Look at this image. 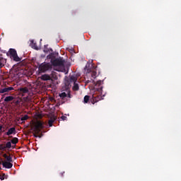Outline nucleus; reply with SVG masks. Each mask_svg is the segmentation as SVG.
Here are the masks:
<instances>
[{
  "instance_id": "obj_23",
  "label": "nucleus",
  "mask_w": 181,
  "mask_h": 181,
  "mask_svg": "<svg viewBox=\"0 0 181 181\" xmlns=\"http://www.w3.org/2000/svg\"><path fill=\"white\" fill-rule=\"evenodd\" d=\"M60 98H67V93H66V92L62 93L59 94Z\"/></svg>"
},
{
  "instance_id": "obj_16",
  "label": "nucleus",
  "mask_w": 181,
  "mask_h": 181,
  "mask_svg": "<svg viewBox=\"0 0 181 181\" xmlns=\"http://www.w3.org/2000/svg\"><path fill=\"white\" fill-rule=\"evenodd\" d=\"M56 121V117H51L48 121L49 127H53V122Z\"/></svg>"
},
{
  "instance_id": "obj_1",
  "label": "nucleus",
  "mask_w": 181,
  "mask_h": 181,
  "mask_svg": "<svg viewBox=\"0 0 181 181\" xmlns=\"http://www.w3.org/2000/svg\"><path fill=\"white\" fill-rule=\"evenodd\" d=\"M94 84V93L92 95L91 103L92 104H95V103H98V101H101V100H104L103 98V85L104 84L103 81H98L95 82L94 80L92 81Z\"/></svg>"
},
{
  "instance_id": "obj_8",
  "label": "nucleus",
  "mask_w": 181,
  "mask_h": 181,
  "mask_svg": "<svg viewBox=\"0 0 181 181\" xmlns=\"http://www.w3.org/2000/svg\"><path fill=\"white\" fill-rule=\"evenodd\" d=\"M15 134H16V129H15V127H11L6 133V135L9 136V135H15Z\"/></svg>"
},
{
  "instance_id": "obj_15",
  "label": "nucleus",
  "mask_w": 181,
  "mask_h": 181,
  "mask_svg": "<svg viewBox=\"0 0 181 181\" xmlns=\"http://www.w3.org/2000/svg\"><path fill=\"white\" fill-rule=\"evenodd\" d=\"M14 98H13V96H7L4 98V101L5 103H9L11 101H13Z\"/></svg>"
},
{
  "instance_id": "obj_2",
  "label": "nucleus",
  "mask_w": 181,
  "mask_h": 181,
  "mask_svg": "<svg viewBox=\"0 0 181 181\" xmlns=\"http://www.w3.org/2000/svg\"><path fill=\"white\" fill-rule=\"evenodd\" d=\"M45 128L43 126V122L42 121H37L33 126L32 129L33 131V136L35 138H42V134H40L42 130Z\"/></svg>"
},
{
  "instance_id": "obj_13",
  "label": "nucleus",
  "mask_w": 181,
  "mask_h": 181,
  "mask_svg": "<svg viewBox=\"0 0 181 181\" xmlns=\"http://www.w3.org/2000/svg\"><path fill=\"white\" fill-rule=\"evenodd\" d=\"M5 64H6V59L1 57L0 58V69H2V67L4 66Z\"/></svg>"
},
{
  "instance_id": "obj_22",
  "label": "nucleus",
  "mask_w": 181,
  "mask_h": 181,
  "mask_svg": "<svg viewBox=\"0 0 181 181\" xmlns=\"http://www.w3.org/2000/svg\"><path fill=\"white\" fill-rule=\"evenodd\" d=\"M88 101H90V96L89 95H85V97L83 98V103L85 104H87V103H88Z\"/></svg>"
},
{
  "instance_id": "obj_18",
  "label": "nucleus",
  "mask_w": 181,
  "mask_h": 181,
  "mask_svg": "<svg viewBox=\"0 0 181 181\" xmlns=\"http://www.w3.org/2000/svg\"><path fill=\"white\" fill-rule=\"evenodd\" d=\"M28 119H29V116H28V115H25L21 118V122L22 124H23V122H25V121H26Z\"/></svg>"
},
{
  "instance_id": "obj_12",
  "label": "nucleus",
  "mask_w": 181,
  "mask_h": 181,
  "mask_svg": "<svg viewBox=\"0 0 181 181\" xmlns=\"http://www.w3.org/2000/svg\"><path fill=\"white\" fill-rule=\"evenodd\" d=\"M18 90L20 91L21 94H27V93H29V89L28 87L20 88Z\"/></svg>"
},
{
  "instance_id": "obj_6",
  "label": "nucleus",
  "mask_w": 181,
  "mask_h": 181,
  "mask_svg": "<svg viewBox=\"0 0 181 181\" xmlns=\"http://www.w3.org/2000/svg\"><path fill=\"white\" fill-rule=\"evenodd\" d=\"M1 165H3V168H5L6 169H12V166H13V164H12V162L4 160L1 159Z\"/></svg>"
},
{
  "instance_id": "obj_11",
  "label": "nucleus",
  "mask_w": 181,
  "mask_h": 181,
  "mask_svg": "<svg viewBox=\"0 0 181 181\" xmlns=\"http://www.w3.org/2000/svg\"><path fill=\"white\" fill-rule=\"evenodd\" d=\"M3 158L6 159V162H13V160L11 157V155L8 156L6 153L3 154Z\"/></svg>"
},
{
  "instance_id": "obj_3",
  "label": "nucleus",
  "mask_w": 181,
  "mask_h": 181,
  "mask_svg": "<svg viewBox=\"0 0 181 181\" xmlns=\"http://www.w3.org/2000/svg\"><path fill=\"white\" fill-rule=\"evenodd\" d=\"M49 59H51V63L52 66L56 67H63V66H64V59H63L62 57L54 59V54L53 53L49 54Z\"/></svg>"
},
{
  "instance_id": "obj_26",
  "label": "nucleus",
  "mask_w": 181,
  "mask_h": 181,
  "mask_svg": "<svg viewBox=\"0 0 181 181\" xmlns=\"http://www.w3.org/2000/svg\"><path fill=\"white\" fill-rule=\"evenodd\" d=\"M6 147L4 144H0V151H5Z\"/></svg>"
},
{
  "instance_id": "obj_24",
  "label": "nucleus",
  "mask_w": 181,
  "mask_h": 181,
  "mask_svg": "<svg viewBox=\"0 0 181 181\" xmlns=\"http://www.w3.org/2000/svg\"><path fill=\"white\" fill-rule=\"evenodd\" d=\"M6 148H7L8 149H11V148H12V142L11 141H8L6 144Z\"/></svg>"
},
{
  "instance_id": "obj_33",
  "label": "nucleus",
  "mask_w": 181,
  "mask_h": 181,
  "mask_svg": "<svg viewBox=\"0 0 181 181\" xmlns=\"http://www.w3.org/2000/svg\"><path fill=\"white\" fill-rule=\"evenodd\" d=\"M44 52H47V51L45 49Z\"/></svg>"
},
{
  "instance_id": "obj_30",
  "label": "nucleus",
  "mask_w": 181,
  "mask_h": 181,
  "mask_svg": "<svg viewBox=\"0 0 181 181\" xmlns=\"http://www.w3.org/2000/svg\"><path fill=\"white\" fill-rule=\"evenodd\" d=\"M88 83H91V81L88 80V81H86V84H88Z\"/></svg>"
},
{
  "instance_id": "obj_32",
  "label": "nucleus",
  "mask_w": 181,
  "mask_h": 181,
  "mask_svg": "<svg viewBox=\"0 0 181 181\" xmlns=\"http://www.w3.org/2000/svg\"><path fill=\"white\" fill-rule=\"evenodd\" d=\"M18 103H19V101H18V100H17V101L16 102V104H18Z\"/></svg>"
},
{
  "instance_id": "obj_28",
  "label": "nucleus",
  "mask_w": 181,
  "mask_h": 181,
  "mask_svg": "<svg viewBox=\"0 0 181 181\" xmlns=\"http://www.w3.org/2000/svg\"><path fill=\"white\" fill-rule=\"evenodd\" d=\"M71 94L69 93H68V94H66V98H71Z\"/></svg>"
},
{
  "instance_id": "obj_29",
  "label": "nucleus",
  "mask_w": 181,
  "mask_h": 181,
  "mask_svg": "<svg viewBox=\"0 0 181 181\" xmlns=\"http://www.w3.org/2000/svg\"><path fill=\"white\" fill-rule=\"evenodd\" d=\"M31 43L33 44L32 47H33L36 45L35 43H33V40L31 41Z\"/></svg>"
},
{
  "instance_id": "obj_25",
  "label": "nucleus",
  "mask_w": 181,
  "mask_h": 181,
  "mask_svg": "<svg viewBox=\"0 0 181 181\" xmlns=\"http://www.w3.org/2000/svg\"><path fill=\"white\" fill-rule=\"evenodd\" d=\"M70 81L73 82L74 83H76V81H77V78L74 76H71L70 77Z\"/></svg>"
},
{
  "instance_id": "obj_31",
  "label": "nucleus",
  "mask_w": 181,
  "mask_h": 181,
  "mask_svg": "<svg viewBox=\"0 0 181 181\" xmlns=\"http://www.w3.org/2000/svg\"><path fill=\"white\" fill-rule=\"evenodd\" d=\"M0 131H2V126H0Z\"/></svg>"
},
{
  "instance_id": "obj_21",
  "label": "nucleus",
  "mask_w": 181,
  "mask_h": 181,
  "mask_svg": "<svg viewBox=\"0 0 181 181\" xmlns=\"http://www.w3.org/2000/svg\"><path fill=\"white\" fill-rule=\"evenodd\" d=\"M73 90L74 91H78L79 90L78 83H74Z\"/></svg>"
},
{
  "instance_id": "obj_10",
  "label": "nucleus",
  "mask_w": 181,
  "mask_h": 181,
  "mask_svg": "<svg viewBox=\"0 0 181 181\" xmlns=\"http://www.w3.org/2000/svg\"><path fill=\"white\" fill-rule=\"evenodd\" d=\"M41 80H42L43 81H48L52 80V78L49 76V74H44L41 76Z\"/></svg>"
},
{
  "instance_id": "obj_19",
  "label": "nucleus",
  "mask_w": 181,
  "mask_h": 181,
  "mask_svg": "<svg viewBox=\"0 0 181 181\" xmlns=\"http://www.w3.org/2000/svg\"><path fill=\"white\" fill-rule=\"evenodd\" d=\"M18 142H19V139L17 137H13L11 139V144H13V145H16V144H18Z\"/></svg>"
},
{
  "instance_id": "obj_9",
  "label": "nucleus",
  "mask_w": 181,
  "mask_h": 181,
  "mask_svg": "<svg viewBox=\"0 0 181 181\" xmlns=\"http://www.w3.org/2000/svg\"><path fill=\"white\" fill-rule=\"evenodd\" d=\"M88 73H90V76L92 78H97V71H95V69H93V70L88 69Z\"/></svg>"
},
{
  "instance_id": "obj_7",
  "label": "nucleus",
  "mask_w": 181,
  "mask_h": 181,
  "mask_svg": "<svg viewBox=\"0 0 181 181\" xmlns=\"http://www.w3.org/2000/svg\"><path fill=\"white\" fill-rule=\"evenodd\" d=\"M12 90H14L13 87L12 86L0 88V94H4V93H9V91H12Z\"/></svg>"
},
{
  "instance_id": "obj_27",
  "label": "nucleus",
  "mask_w": 181,
  "mask_h": 181,
  "mask_svg": "<svg viewBox=\"0 0 181 181\" xmlns=\"http://www.w3.org/2000/svg\"><path fill=\"white\" fill-rule=\"evenodd\" d=\"M61 119H62V121H66L67 119V117L66 116H62L61 117Z\"/></svg>"
},
{
  "instance_id": "obj_34",
  "label": "nucleus",
  "mask_w": 181,
  "mask_h": 181,
  "mask_svg": "<svg viewBox=\"0 0 181 181\" xmlns=\"http://www.w3.org/2000/svg\"><path fill=\"white\" fill-rule=\"evenodd\" d=\"M62 176H63V173H62Z\"/></svg>"
},
{
  "instance_id": "obj_17",
  "label": "nucleus",
  "mask_w": 181,
  "mask_h": 181,
  "mask_svg": "<svg viewBox=\"0 0 181 181\" xmlns=\"http://www.w3.org/2000/svg\"><path fill=\"white\" fill-rule=\"evenodd\" d=\"M70 101V99L67 98H62L61 99V100L59 101V104H64V103H67Z\"/></svg>"
},
{
  "instance_id": "obj_4",
  "label": "nucleus",
  "mask_w": 181,
  "mask_h": 181,
  "mask_svg": "<svg viewBox=\"0 0 181 181\" xmlns=\"http://www.w3.org/2000/svg\"><path fill=\"white\" fill-rule=\"evenodd\" d=\"M52 66L50 63L43 62L39 65L38 69L41 73H46V71H49L52 70Z\"/></svg>"
},
{
  "instance_id": "obj_14",
  "label": "nucleus",
  "mask_w": 181,
  "mask_h": 181,
  "mask_svg": "<svg viewBox=\"0 0 181 181\" xmlns=\"http://www.w3.org/2000/svg\"><path fill=\"white\" fill-rule=\"evenodd\" d=\"M51 78V81H53V80H57V75L56 74V72L52 71V74L49 75Z\"/></svg>"
},
{
  "instance_id": "obj_35",
  "label": "nucleus",
  "mask_w": 181,
  "mask_h": 181,
  "mask_svg": "<svg viewBox=\"0 0 181 181\" xmlns=\"http://www.w3.org/2000/svg\"><path fill=\"white\" fill-rule=\"evenodd\" d=\"M2 163L0 162V165Z\"/></svg>"
},
{
  "instance_id": "obj_5",
  "label": "nucleus",
  "mask_w": 181,
  "mask_h": 181,
  "mask_svg": "<svg viewBox=\"0 0 181 181\" xmlns=\"http://www.w3.org/2000/svg\"><path fill=\"white\" fill-rule=\"evenodd\" d=\"M11 58L14 60V62H21V58L18 57L16 49L11 48L8 51Z\"/></svg>"
},
{
  "instance_id": "obj_20",
  "label": "nucleus",
  "mask_w": 181,
  "mask_h": 181,
  "mask_svg": "<svg viewBox=\"0 0 181 181\" xmlns=\"http://www.w3.org/2000/svg\"><path fill=\"white\" fill-rule=\"evenodd\" d=\"M9 176L8 175H5V173H3L2 175H0V180H5V179H8Z\"/></svg>"
}]
</instances>
